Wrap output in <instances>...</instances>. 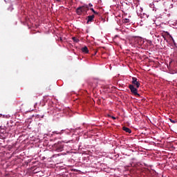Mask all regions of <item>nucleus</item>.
Wrapping results in <instances>:
<instances>
[{"mask_svg": "<svg viewBox=\"0 0 177 177\" xmlns=\"http://www.w3.org/2000/svg\"><path fill=\"white\" fill-rule=\"evenodd\" d=\"M129 88L130 89L131 93L134 95V96H138V97H140V94L138 93V88H135V86H133V84H130L129 86Z\"/></svg>", "mask_w": 177, "mask_h": 177, "instance_id": "nucleus-1", "label": "nucleus"}, {"mask_svg": "<svg viewBox=\"0 0 177 177\" xmlns=\"http://www.w3.org/2000/svg\"><path fill=\"white\" fill-rule=\"evenodd\" d=\"M64 147V145L62 142H58L57 144L54 145V149L55 151H63V149Z\"/></svg>", "mask_w": 177, "mask_h": 177, "instance_id": "nucleus-2", "label": "nucleus"}, {"mask_svg": "<svg viewBox=\"0 0 177 177\" xmlns=\"http://www.w3.org/2000/svg\"><path fill=\"white\" fill-rule=\"evenodd\" d=\"M131 84H133V85H136V88H139V86H140V82H138V78L136 77H132Z\"/></svg>", "mask_w": 177, "mask_h": 177, "instance_id": "nucleus-3", "label": "nucleus"}, {"mask_svg": "<svg viewBox=\"0 0 177 177\" xmlns=\"http://www.w3.org/2000/svg\"><path fill=\"white\" fill-rule=\"evenodd\" d=\"M93 19H95V15H89L87 17V24H89V22L93 21Z\"/></svg>", "mask_w": 177, "mask_h": 177, "instance_id": "nucleus-4", "label": "nucleus"}, {"mask_svg": "<svg viewBox=\"0 0 177 177\" xmlns=\"http://www.w3.org/2000/svg\"><path fill=\"white\" fill-rule=\"evenodd\" d=\"M81 50L83 53H89V50L86 46L81 48Z\"/></svg>", "mask_w": 177, "mask_h": 177, "instance_id": "nucleus-5", "label": "nucleus"}, {"mask_svg": "<svg viewBox=\"0 0 177 177\" xmlns=\"http://www.w3.org/2000/svg\"><path fill=\"white\" fill-rule=\"evenodd\" d=\"M76 13L77 15H82V13H84V12L82 11V8L81 7H78L76 9Z\"/></svg>", "mask_w": 177, "mask_h": 177, "instance_id": "nucleus-6", "label": "nucleus"}, {"mask_svg": "<svg viewBox=\"0 0 177 177\" xmlns=\"http://www.w3.org/2000/svg\"><path fill=\"white\" fill-rule=\"evenodd\" d=\"M80 8H82V12H88V10H89V8L88 7V6H80Z\"/></svg>", "mask_w": 177, "mask_h": 177, "instance_id": "nucleus-7", "label": "nucleus"}, {"mask_svg": "<svg viewBox=\"0 0 177 177\" xmlns=\"http://www.w3.org/2000/svg\"><path fill=\"white\" fill-rule=\"evenodd\" d=\"M123 131H124L125 132H127V133H131L132 131L131 130V129L127 127H122Z\"/></svg>", "mask_w": 177, "mask_h": 177, "instance_id": "nucleus-8", "label": "nucleus"}, {"mask_svg": "<svg viewBox=\"0 0 177 177\" xmlns=\"http://www.w3.org/2000/svg\"><path fill=\"white\" fill-rule=\"evenodd\" d=\"M72 39H73V41H75L76 43L80 42V39L78 38L75 37H72Z\"/></svg>", "mask_w": 177, "mask_h": 177, "instance_id": "nucleus-9", "label": "nucleus"}, {"mask_svg": "<svg viewBox=\"0 0 177 177\" xmlns=\"http://www.w3.org/2000/svg\"><path fill=\"white\" fill-rule=\"evenodd\" d=\"M43 102L44 103H46V102H48V97L47 96H44V97Z\"/></svg>", "mask_w": 177, "mask_h": 177, "instance_id": "nucleus-10", "label": "nucleus"}, {"mask_svg": "<svg viewBox=\"0 0 177 177\" xmlns=\"http://www.w3.org/2000/svg\"><path fill=\"white\" fill-rule=\"evenodd\" d=\"M90 10H92L95 15H98L97 12L95 11L93 8H90Z\"/></svg>", "mask_w": 177, "mask_h": 177, "instance_id": "nucleus-11", "label": "nucleus"}, {"mask_svg": "<svg viewBox=\"0 0 177 177\" xmlns=\"http://www.w3.org/2000/svg\"><path fill=\"white\" fill-rule=\"evenodd\" d=\"M129 19H124V23H129Z\"/></svg>", "mask_w": 177, "mask_h": 177, "instance_id": "nucleus-12", "label": "nucleus"}, {"mask_svg": "<svg viewBox=\"0 0 177 177\" xmlns=\"http://www.w3.org/2000/svg\"><path fill=\"white\" fill-rule=\"evenodd\" d=\"M170 121H171V122H172L173 124H175V120H172V119H170Z\"/></svg>", "mask_w": 177, "mask_h": 177, "instance_id": "nucleus-13", "label": "nucleus"}, {"mask_svg": "<svg viewBox=\"0 0 177 177\" xmlns=\"http://www.w3.org/2000/svg\"><path fill=\"white\" fill-rule=\"evenodd\" d=\"M111 119H112V120H116V118L114 117V116H111Z\"/></svg>", "mask_w": 177, "mask_h": 177, "instance_id": "nucleus-14", "label": "nucleus"}, {"mask_svg": "<svg viewBox=\"0 0 177 177\" xmlns=\"http://www.w3.org/2000/svg\"><path fill=\"white\" fill-rule=\"evenodd\" d=\"M57 2H60V0H56Z\"/></svg>", "mask_w": 177, "mask_h": 177, "instance_id": "nucleus-15", "label": "nucleus"}, {"mask_svg": "<svg viewBox=\"0 0 177 177\" xmlns=\"http://www.w3.org/2000/svg\"><path fill=\"white\" fill-rule=\"evenodd\" d=\"M89 6H92V4L89 3Z\"/></svg>", "mask_w": 177, "mask_h": 177, "instance_id": "nucleus-16", "label": "nucleus"}]
</instances>
